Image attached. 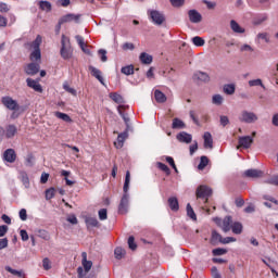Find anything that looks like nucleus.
<instances>
[{
	"mask_svg": "<svg viewBox=\"0 0 278 278\" xmlns=\"http://www.w3.org/2000/svg\"><path fill=\"white\" fill-rule=\"evenodd\" d=\"M131 181V173H129V170L126 172V176H125V182H124V194L121 199L119 205H118V214L125 215L128 212V207H129V194H127V192H129V184Z\"/></svg>",
	"mask_w": 278,
	"mask_h": 278,
	"instance_id": "1",
	"label": "nucleus"
},
{
	"mask_svg": "<svg viewBox=\"0 0 278 278\" xmlns=\"http://www.w3.org/2000/svg\"><path fill=\"white\" fill-rule=\"evenodd\" d=\"M42 43V37L38 35L33 42L25 43V47L33 49L34 51L29 55L30 62H40L42 60V53L40 52V45Z\"/></svg>",
	"mask_w": 278,
	"mask_h": 278,
	"instance_id": "2",
	"label": "nucleus"
},
{
	"mask_svg": "<svg viewBox=\"0 0 278 278\" xmlns=\"http://www.w3.org/2000/svg\"><path fill=\"white\" fill-rule=\"evenodd\" d=\"M2 105H4V108H7V110H11V112H13L11 114V118H16L18 116V110H21V105L18 104V102H16V100L12 99V97L7 96L2 98Z\"/></svg>",
	"mask_w": 278,
	"mask_h": 278,
	"instance_id": "3",
	"label": "nucleus"
},
{
	"mask_svg": "<svg viewBox=\"0 0 278 278\" xmlns=\"http://www.w3.org/2000/svg\"><path fill=\"white\" fill-rule=\"evenodd\" d=\"M61 45V58L63 60H71L73 58V48L71 47V39L66 35H62Z\"/></svg>",
	"mask_w": 278,
	"mask_h": 278,
	"instance_id": "4",
	"label": "nucleus"
},
{
	"mask_svg": "<svg viewBox=\"0 0 278 278\" xmlns=\"http://www.w3.org/2000/svg\"><path fill=\"white\" fill-rule=\"evenodd\" d=\"M213 220L217 225V227H220L224 233H228L233 225V217H231V215H227L226 217H224V219H222L220 217H214Z\"/></svg>",
	"mask_w": 278,
	"mask_h": 278,
	"instance_id": "5",
	"label": "nucleus"
},
{
	"mask_svg": "<svg viewBox=\"0 0 278 278\" xmlns=\"http://www.w3.org/2000/svg\"><path fill=\"white\" fill-rule=\"evenodd\" d=\"M213 191L212 188L205 185H200L195 190L197 199H201L203 203H207L210 201V197H212Z\"/></svg>",
	"mask_w": 278,
	"mask_h": 278,
	"instance_id": "6",
	"label": "nucleus"
},
{
	"mask_svg": "<svg viewBox=\"0 0 278 278\" xmlns=\"http://www.w3.org/2000/svg\"><path fill=\"white\" fill-rule=\"evenodd\" d=\"M79 18H81V14H74V13H68L63 15L60 20H59V29H61L62 25H64V23H79Z\"/></svg>",
	"mask_w": 278,
	"mask_h": 278,
	"instance_id": "7",
	"label": "nucleus"
},
{
	"mask_svg": "<svg viewBox=\"0 0 278 278\" xmlns=\"http://www.w3.org/2000/svg\"><path fill=\"white\" fill-rule=\"evenodd\" d=\"M149 16L154 25H162L164 21H166V17L163 15V13L157 10L149 11Z\"/></svg>",
	"mask_w": 278,
	"mask_h": 278,
	"instance_id": "8",
	"label": "nucleus"
},
{
	"mask_svg": "<svg viewBox=\"0 0 278 278\" xmlns=\"http://www.w3.org/2000/svg\"><path fill=\"white\" fill-rule=\"evenodd\" d=\"M24 73H26V75H30L31 77H34V75H38V73H40V63H28L24 67Z\"/></svg>",
	"mask_w": 278,
	"mask_h": 278,
	"instance_id": "9",
	"label": "nucleus"
},
{
	"mask_svg": "<svg viewBox=\"0 0 278 278\" xmlns=\"http://www.w3.org/2000/svg\"><path fill=\"white\" fill-rule=\"evenodd\" d=\"M239 121L241 123H255V121H257V115L253 112H249V111H242L241 116L239 117Z\"/></svg>",
	"mask_w": 278,
	"mask_h": 278,
	"instance_id": "10",
	"label": "nucleus"
},
{
	"mask_svg": "<svg viewBox=\"0 0 278 278\" xmlns=\"http://www.w3.org/2000/svg\"><path fill=\"white\" fill-rule=\"evenodd\" d=\"M251 144H253V137L244 136L239 137V146L238 149H251Z\"/></svg>",
	"mask_w": 278,
	"mask_h": 278,
	"instance_id": "11",
	"label": "nucleus"
},
{
	"mask_svg": "<svg viewBox=\"0 0 278 278\" xmlns=\"http://www.w3.org/2000/svg\"><path fill=\"white\" fill-rule=\"evenodd\" d=\"M4 162H9V164H14L16 162V151L14 149H7L3 153Z\"/></svg>",
	"mask_w": 278,
	"mask_h": 278,
	"instance_id": "12",
	"label": "nucleus"
},
{
	"mask_svg": "<svg viewBox=\"0 0 278 278\" xmlns=\"http://www.w3.org/2000/svg\"><path fill=\"white\" fill-rule=\"evenodd\" d=\"M89 72L91 74L92 77H96V79H98V81H100V84H102V86H105V83L103 80V76H101V70L92 66V65H89Z\"/></svg>",
	"mask_w": 278,
	"mask_h": 278,
	"instance_id": "13",
	"label": "nucleus"
},
{
	"mask_svg": "<svg viewBox=\"0 0 278 278\" xmlns=\"http://www.w3.org/2000/svg\"><path fill=\"white\" fill-rule=\"evenodd\" d=\"M128 131L129 130L126 129L124 132L117 136V141L114 142L116 149H123V146L125 144V140H127V138L129 137Z\"/></svg>",
	"mask_w": 278,
	"mask_h": 278,
	"instance_id": "14",
	"label": "nucleus"
},
{
	"mask_svg": "<svg viewBox=\"0 0 278 278\" xmlns=\"http://www.w3.org/2000/svg\"><path fill=\"white\" fill-rule=\"evenodd\" d=\"M188 16L191 23H201L203 21V16L197 10H189Z\"/></svg>",
	"mask_w": 278,
	"mask_h": 278,
	"instance_id": "15",
	"label": "nucleus"
},
{
	"mask_svg": "<svg viewBox=\"0 0 278 278\" xmlns=\"http://www.w3.org/2000/svg\"><path fill=\"white\" fill-rule=\"evenodd\" d=\"M177 141L178 142H185L186 144H190V142H192V135L186 132V131H181L179 132L177 136Z\"/></svg>",
	"mask_w": 278,
	"mask_h": 278,
	"instance_id": "16",
	"label": "nucleus"
},
{
	"mask_svg": "<svg viewBox=\"0 0 278 278\" xmlns=\"http://www.w3.org/2000/svg\"><path fill=\"white\" fill-rule=\"evenodd\" d=\"M264 172L257 170V169H248L244 172V176L250 179H260V177H263Z\"/></svg>",
	"mask_w": 278,
	"mask_h": 278,
	"instance_id": "17",
	"label": "nucleus"
},
{
	"mask_svg": "<svg viewBox=\"0 0 278 278\" xmlns=\"http://www.w3.org/2000/svg\"><path fill=\"white\" fill-rule=\"evenodd\" d=\"M167 204L172 212H179V200L177 199V197L168 198Z\"/></svg>",
	"mask_w": 278,
	"mask_h": 278,
	"instance_id": "18",
	"label": "nucleus"
},
{
	"mask_svg": "<svg viewBox=\"0 0 278 278\" xmlns=\"http://www.w3.org/2000/svg\"><path fill=\"white\" fill-rule=\"evenodd\" d=\"M218 242H220V244L223 243V236L218 233V231L213 230L210 239V243L213 244V247H216Z\"/></svg>",
	"mask_w": 278,
	"mask_h": 278,
	"instance_id": "19",
	"label": "nucleus"
},
{
	"mask_svg": "<svg viewBox=\"0 0 278 278\" xmlns=\"http://www.w3.org/2000/svg\"><path fill=\"white\" fill-rule=\"evenodd\" d=\"M204 149H214V139H212V134L204 132Z\"/></svg>",
	"mask_w": 278,
	"mask_h": 278,
	"instance_id": "20",
	"label": "nucleus"
},
{
	"mask_svg": "<svg viewBox=\"0 0 278 278\" xmlns=\"http://www.w3.org/2000/svg\"><path fill=\"white\" fill-rule=\"evenodd\" d=\"M28 88H33L35 92H42V86L31 78L26 79Z\"/></svg>",
	"mask_w": 278,
	"mask_h": 278,
	"instance_id": "21",
	"label": "nucleus"
},
{
	"mask_svg": "<svg viewBox=\"0 0 278 278\" xmlns=\"http://www.w3.org/2000/svg\"><path fill=\"white\" fill-rule=\"evenodd\" d=\"M193 80L207 83L210 81V75H207V73L197 72L193 74Z\"/></svg>",
	"mask_w": 278,
	"mask_h": 278,
	"instance_id": "22",
	"label": "nucleus"
},
{
	"mask_svg": "<svg viewBox=\"0 0 278 278\" xmlns=\"http://www.w3.org/2000/svg\"><path fill=\"white\" fill-rule=\"evenodd\" d=\"M83 257V266L85 268V273H90V269L92 268V262L88 261V254L86 252L81 253Z\"/></svg>",
	"mask_w": 278,
	"mask_h": 278,
	"instance_id": "23",
	"label": "nucleus"
},
{
	"mask_svg": "<svg viewBox=\"0 0 278 278\" xmlns=\"http://www.w3.org/2000/svg\"><path fill=\"white\" fill-rule=\"evenodd\" d=\"M109 97L110 99H112V101H114V103H118L119 105H123V103H125V98H123V96H121V93L118 92H111Z\"/></svg>",
	"mask_w": 278,
	"mask_h": 278,
	"instance_id": "24",
	"label": "nucleus"
},
{
	"mask_svg": "<svg viewBox=\"0 0 278 278\" xmlns=\"http://www.w3.org/2000/svg\"><path fill=\"white\" fill-rule=\"evenodd\" d=\"M85 223H86L88 229H90V227H97V228L101 227V224L99 223V219H97L94 217H87L85 219Z\"/></svg>",
	"mask_w": 278,
	"mask_h": 278,
	"instance_id": "25",
	"label": "nucleus"
},
{
	"mask_svg": "<svg viewBox=\"0 0 278 278\" xmlns=\"http://www.w3.org/2000/svg\"><path fill=\"white\" fill-rule=\"evenodd\" d=\"M242 229H243V226H242V223L240 222H232V226L230 228V230L232 231V233H235L236 236H240V233H242Z\"/></svg>",
	"mask_w": 278,
	"mask_h": 278,
	"instance_id": "26",
	"label": "nucleus"
},
{
	"mask_svg": "<svg viewBox=\"0 0 278 278\" xmlns=\"http://www.w3.org/2000/svg\"><path fill=\"white\" fill-rule=\"evenodd\" d=\"M154 98L156 103H166V94H164L160 89L154 91Z\"/></svg>",
	"mask_w": 278,
	"mask_h": 278,
	"instance_id": "27",
	"label": "nucleus"
},
{
	"mask_svg": "<svg viewBox=\"0 0 278 278\" xmlns=\"http://www.w3.org/2000/svg\"><path fill=\"white\" fill-rule=\"evenodd\" d=\"M139 60L141 64H151V62H153V56L147 52H142L139 56Z\"/></svg>",
	"mask_w": 278,
	"mask_h": 278,
	"instance_id": "28",
	"label": "nucleus"
},
{
	"mask_svg": "<svg viewBox=\"0 0 278 278\" xmlns=\"http://www.w3.org/2000/svg\"><path fill=\"white\" fill-rule=\"evenodd\" d=\"M230 27L235 34H244V28H242L241 25L233 20L230 21Z\"/></svg>",
	"mask_w": 278,
	"mask_h": 278,
	"instance_id": "29",
	"label": "nucleus"
},
{
	"mask_svg": "<svg viewBox=\"0 0 278 278\" xmlns=\"http://www.w3.org/2000/svg\"><path fill=\"white\" fill-rule=\"evenodd\" d=\"M76 41L78 42L81 51H84V53H90V50H88V45H86V42L84 41V37H81L80 35L76 36Z\"/></svg>",
	"mask_w": 278,
	"mask_h": 278,
	"instance_id": "30",
	"label": "nucleus"
},
{
	"mask_svg": "<svg viewBox=\"0 0 278 278\" xmlns=\"http://www.w3.org/2000/svg\"><path fill=\"white\" fill-rule=\"evenodd\" d=\"M16 126L15 125H9L7 126V130H5V138H14V136H16Z\"/></svg>",
	"mask_w": 278,
	"mask_h": 278,
	"instance_id": "31",
	"label": "nucleus"
},
{
	"mask_svg": "<svg viewBox=\"0 0 278 278\" xmlns=\"http://www.w3.org/2000/svg\"><path fill=\"white\" fill-rule=\"evenodd\" d=\"M172 128L173 129H186V123H184V121L175 117L173 119Z\"/></svg>",
	"mask_w": 278,
	"mask_h": 278,
	"instance_id": "32",
	"label": "nucleus"
},
{
	"mask_svg": "<svg viewBox=\"0 0 278 278\" xmlns=\"http://www.w3.org/2000/svg\"><path fill=\"white\" fill-rule=\"evenodd\" d=\"M5 270H7V273H11V275H14V277L25 278V271H23V270L13 269L10 266H5Z\"/></svg>",
	"mask_w": 278,
	"mask_h": 278,
	"instance_id": "33",
	"label": "nucleus"
},
{
	"mask_svg": "<svg viewBox=\"0 0 278 278\" xmlns=\"http://www.w3.org/2000/svg\"><path fill=\"white\" fill-rule=\"evenodd\" d=\"M54 115L56 116V118H60L61 121H64V123H73V119L66 113L55 112Z\"/></svg>",
	"mask_w": 278,
	"mask_h": 278,
	"instance_id": "34",
	"label": "nucleus"
},
{
	"mask_svg": "<svg viewBox=\"0 0 278 278\" xmlns=\"http://www.w3.org/2000/svg\"><path fill=\"white\" fill-rule=\"evenodd\" d=\"M39 8L40 10H42L43 12H51L52 10V5L51 2L49 1H39Z\"/></svg>",
	"mask_w": 278,
	"mask_h": 278,
	"instance_id": "35",
	"label": "nucleus"
},
{
	"mask_svg": "<svg viewBox=\"0 0 278 278\" xmlns=\"http://www.w3.org/2000/svg\"><path fill=\"white\" fill-rule=\"evenodd\" d=\"M125 110V105H118L117 111L121 114L122 118L126 123V129L129 130V117L125 116V113L123 112Z\"/></svg>",
	"mask_w": 278,
	"mask_h": 278,
	"instance_id": "36",
	"label": "nucleus"
},
{
	"mask_svg": "<svg viewBox=\"0 0 278 278\" xmlns=\"http://www.w3.org/2000/svg\"><path fill=\"white\" fill-rule=\"evenodd\" d=\"M207 164H210V159L207 156H201L198 169L205 170V166H207Z\"/></svg>",
	"mask_w": 278,
	"mask_h": 278,
	"instance_id": "37",
	"label": "nucleus"
},
{
	"mask_svg": "<svg viewBox=\"0 0 278 278\" xmlns=\"http://www.w3.org/2000/svg\"><path fill=\"white\" fill-rule=\"evenodd\" d=\"M265 21H268V16L266 14L258 15L253 20V25H262Z\"/></svg>",
	"mask_w": 278,
	"mask_h": 278,
	"instance_id": "38",
	"label": "nucleus"
},
{
	"mask_svg": "<svg viewBox=\"0 0 278 278\" xmlns=\"http://www.w3.org/2000/svg\"><path fill=\"white\" fill-rule=\"evenodd\" d=\"M187 216L191 218L192 220H197V214L194 213V210L190 205V203L187 204Z\"/></svg>",
	"mask_w": 278,
	"mask_h": 278,
	"instance_id": "39",
	"label": "nucleus"
},
{
	"mask_svg": "<svg viewBox=\"0 0 278 278\" xmlns=\"http://www.w3.org/2000/svg\"><path fill=\"white\" fill-rule=\"evenodd\" d=\"M249 86L251 88H253L254 86H261V88H263L264 90H266V87L264 86V84L262 83V79L257 78V79H253V80H249Z\"/></svg>",
	"mask_w": 278,
	"mask_h": 278,
	"instance_id": "40",
	"label": "nucleus"
},
{
	"mask_svg": "<svg viewBox=\"0 0 278 278\" xmlns=\"http://www.w3.org/2000/svg\"><path fill=\"white\" fill-rule=\"evenodd\" d=\"M114 255L116 260H123V257H125V250L123 248H116Z\"/></svg>",
	"mask_w": 278,
	"mask_h": 278,
	"instance_id": "41",
	"label": "nucleus"
},
{
	"mask_svg": "<svg viewBox=\"0 0 278 278\" xmlns=\"http://www.w3.org/2000/svg\"><path fill=\"white\" fill-rule=\"evenodd\" d=\"M128 247L130 251H136V249H138V244H136V238H134V236L128 238Z\"/></svg>",
	"mask_w": 278,
	"mask_h": 278,
	"instance_id": "42",
	"label": "nucleus"
},
{
	"mask_svg": "<svg viewBox=\"0 0 278 278\" xmlns=\"http://www.w3.org/2000/svg\"><path fill=\"white\" fill-rule=\"evenodd\" d=\"M156 165H157V168H160V170H163L164 174L170 175V168L167 167L166 164L159 162V163H156Z\"/></svg>",
	"mask_w": 278,
	"mask_h": 278,
	"instance_id": "43",
	"label": "nucleus"
},
{
	"mask_svg": "<svg viewBox=\"0 0 278 278\" xmlns=\"http://www.w3.org/2000/svg\"><path fill=\"white\" fill-rule=\"evenodd\" d=\"M21 180L25 188H29V176H27V173L23 172L21 174Z\"/></svg>",
	"mask_w": 278,
	"mask_h": 278,
	"instance_id": "44",
	"label": "nucleus"
},
{
	"mask_svg": "<svg viewBox=\"0 0 278 278\" xmlns=\"http://www.w3.org/2000/svg\"><path fill=\"white\" fill-rule=\"evenodd\" d=\"M192 42L195 47H203V45H205V40L199 36L193 37Z\"/></svg>",
	"mask_w": 278,
	"mask_h": 278,
	"instance_id": "45",
	"label": "nucleus"
},
{
	"mask_svg": "<svg viewBox=\"0 0 278 278\" xmlns=\"http://www.w3.org/2000/svg\"><path fill=\"white\" fill-rule=\"evenodd\" d=\"M169 3L173 5V8H184L186 0H169Z\"/></svg>",
	"mask_w": 278,
	"mask_h": 278,
	"instance_id": "46",
	"label": "nucleus"
},
{
	"mask_svg": "<svg viewBox=\"0 0 278 278\" xmlns=\"http://www.w3.org/2000/svg\"><path fill=\"white\" fill-rule=\"evenodd\" d=\"M224 92L226 94H233L236 92V86H233V85H225L224 86Z\"/></svg>",
	"mask_w": 278,
	"mask_h": 278,
	"instance_id": "47",
	"label": "nucleus"
},
{
	"mask_svg": "<svg viewBox=\"0 0 278 278\" xmlns=\"http://www.w3.org/2000/svg\"><path fill=\"white\" fill-rule=\"evenodd\" d=\"M122 73L124 75H134V65H127L122 67Z\"/></svg>",
	"mask_w": 278,
	"mask_h": 278,
	"instance_id": "48",
	"label": "nucleus"
},
{
	"mask_svg": "<svg viewBox=\"0 0 278 278\" xmlns=\"http://www.w3.org/2000/svg\"><path fill=\"white\" fill-rule=\"evenodd\" d=\"M53 197H55V188H50V189L46 190L47 201H51V199H53Z\"/></svg>",
	"mask_w": 278,
	"mask_h": 278,
	"instance_id": "49",
	"label": "nucleus"
},
{
	"mask_svg": "<svg viewBox=\"0 0 278 278\" xmlns=\"http://www.w3.org/2000/svg\"><path fill=\"white\" fill-rule=\"evenodd\" d=\"M63 88L65 89V92H70V94H73V97H77V90H75V88H72L71 86H68V84H64Z\"/></svg>",
	"mask_w": 278,
	"mask_h": 278,
	"instance_id": "50",
	"label": "nucleus"
},
{
	"mask_svg": "<svg viewBox=\"0 0 278 278\" xmlns=\"http://www.w3.org/2000/svg\"><path fill=\"white\" fill-rule=\"evenodd\" d=\"M213 255L215 256H218V255H226L227 253V249H223V248H217V249H214L212 251Z\"/></svg>",
	"mask_w": 278,
	"mask_h": 278,
	"instance_id": "51",
	"label": "nucleus"
},
{
	"mask_svg": "<svg viewBox=\"0 0 278 278\" xmlns=\"http://www.w3.org/2000/svg\"><path fill=\"white\" fill-rule=\"evenodd\" d=\"M98 55H100L101 62H108V51L100 49Z\"/></svg>",
	"mask_w": 278,
	"mask_h": 278,
	"instance_id": "52",
	"label": "nucleus"
},
{
	"mask_svg": "<svg viewBox=\"0 0 278 278\" xmlns=\"http://www.w3.org/2000/svg\"><path fill=\"white\" fill-rule=\"evenodd\" d=\"M123 51H134V49H136V46L131 42H125L122 46Z\"/></svg>",
	"mask_w": 278,
	"mask_h": 278,
	"instance_id": "53",
	"label": "nucleus"
},
{
	"mask_svg": "<svg viewBox=\"0 0 278 278\" xmlns=\"http://www.w3.org/2000/svg\"><path fill=\"white\" fill-rule=\"evenodd\" d=\"M213 103L214 105H223V96L220 94L213 96Z\"/></svg>",
	"mask_w": 278,
	"mask_h": 278,
	"instance_id": "54",
	"label": "nucleus"
},
{
	"mask_svg": "<svg viewBox=\"0 0 278 278\" xmlns=\"http://www.w3.org/2000/svg\"><path fill=\"white\" fill-rule=\"evenodd\" d=\"M98 214H99L100 220H108V210L106 208H101Z\"/></svg>",
	"mask_w": 278,
	"mask_h": 278,
	"instance_id": "55",
	"label": "nucleus"
},
{
	"mask_svg": "<svg viewBox=\"0 0 278 278\" xmlns=\"http://www.w3.org/2000/svg\"><path fill=\"white\" fill-rule=\"evenodd\" d=\"M42 266L45 270H51V261L48 257L43 258Z\"/></svg>",
	"mask_w": 278,
	"mask_h": 278,
	"instance_id": "56",
	"label": "nucleus"
},
{
	"mask_svg": "<svg viewBox=\"0 0 278 278\" xmlns=\"http://www.w3.org/2000/svg\"><path fill=\"white\" fill-rule=\"evenodd\" d=\"M38 236L39 238H42V240H49L50 237H49V232L47 230H39L38 231Z\"/></svg>",
	"mask_w": 278,
	"mask_h": 278,
	"instance_id": "57",
	"label": "nucleus"
},
{
	"mask_svg": "<svg viewBox=\"0 0 278 278\" xmlns=\"http://www.w3.org/2000/svg\"><path fill=\"white\" fill-rule=\"evenodd\" d=\"M219 121H220V125L223 127H227V125H229V117L225 116V115H222L219 117Z\"/></svg>",
	"mask_w": 278,
	"mask_h": 278,
	"instance_id": "58",
	"label": "nucleus"
},
{
	"mask_svg": "<svg viewBox=\"0 0 278 278\" xmlns=\"http://www.w3.org/2000/svg\"><path fill=\"white\" fill-rule=\"evenodd\" d=\"M0 12H1V13H8V12H10V7H8V3H5V2H0Z\"/></svg>",
	"mask_w": 278,
	"mask_h": 278,
	"instance_id": "59",
	"label": "nucleus"
},
{
	"mask_svg": "<svg viewBox=\"0 0 278 278\" xmlns=\"http://www.w3.org/2000/svg\"><path fill=\"white\" fill-rule=\"evenodd\" d=\"M20 236H21L23 242H27V240H29V235L27 233V230H21Z\"/></svg>",
	"mask_w": 278,
	"mask_h": 278,
	"instance_id": "60",
	"label": "nucleus"
},
{
	"mask_svg": "<svg viewBox=\"0 0 278 278\" xmlns=\"http://www.w3.org/2000/svg\"><path fill=\"white\" fill-rule=\"evenodd\" d=\"M229 242H236V238H233V237L223 238L222 237V244H229Z\"/></svg>",
	"mask_w": 278,
	"mask_h": 278,
	"instance_id": "61",
	"label": "nucleus"
},
{
	"mask_svg": "<svg viewBox=\"0 0 278 278\" xmlns=\"http://www.w3.org/2000/svg\"><path fill=\"white\" fill-rule=\"evenodd\" d=\"M235 205H237V207H242L244 205V199L241 197L236 198Z\"/></svg>",
	"mask_w": 278,
	"mask_h": 278,
	"instance_id": "62",
	"label": "nucleus"
},
{
	"mask_svg": "<svg viewBox=\"0 0 278 278\" xmlns=\"http://www.w3.org/2000/svg\"><path fill=\"white\" fill-rule=\"evenodd\" d=\"M267 182L270 184L271 186H278V175L269 178Z\"/></svg>",
	"mask_w": 278,
	"mask_h": 278,
	"instance_id": "63",
	"label": "nucleus"
},
{
	"mask_svg": "<svg viewBox=\"0 0 278 278\" xmlns=\"http://www.w3.org/2000/svg\"><path fill=\"white\" fill-rule=\"evenodd\" d=\"M20 218H21V220H27V210L22 208L20 211Z\"/></svg>",
	"mask_w": 278,
	"mask_h": 278,
	"instance_id": "64",
	"label": "nucleus"
}]
</instances>
